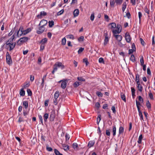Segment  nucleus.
Wrapping results in <instances>:
<instances>
[{"label":"nucleus","instance_id":"nucleus-1","mask_svg":"<svg viewBox=\"0 0 155 155\" xmlns=\"http://www.w3.org/2000/svg\"><path fill=\"white\" fill-rule=\"evenodd\" d=\"M15 32L8 39V41L6 43V47L8 46L7 48H8L9 51H11L15 48L16 45V42H13V41L15 40Z\"/></svg>","mask_w":155,"mask_h":155},{"label":"nucleus","instance_id":"nucleus-2","mask_svg":"<svg viewBox=\"0 0 155 155\" xmlns=\"http://www.w3.org/2000/svg\"><path fill=\"white\" fill-rule=\"evenodd\" d=\"M120 32V31H117V30H113V33L114 34V36L115 37L117 40L119 41H120L122 40V36L120 35H116V34H119Z\"/></svg>","mask_w":155,"mask_h":155},{"label":"nucleus","instance_id":"nucleus-3","mask_svg":"<svg viewBox=\"0 0 155 155\" xmlns=\"http://www.w3.org/2000/svg\"><path fill=\"white\" fill-rule=\"evenodd\" d=\"M28 40V38L27 37H24L21 38L17 42V45H21V44L27 41Z\"/></svg>","mask_w":155,"mask_h":155},{"label":"nucleus","instance_id":"nucleus-4","mask_svg":"<svg viewBox=\"0 0 155 155\" xmlns=\"http://www.w3.org/2000/svg\"><path fill=\"white\" fill-rule=\"evenodd\" d=\"M6 60L7 63L8 64L10 65L12 64V61L11 56L8 52H7L6 53Z\"/></svg>","mask_w":155,"mask_h":155},{"label":"nucleus","instance_id":"nucleus-5","mask_svg":"<svg viewBox=\"0 0 155 155\" xmlns=\"http://www.w3.org/2000/svg\"><path fill=\"white\" fill-rule=\"evenodd\" d=\"M61 82L62 83L61 84V87L62 89H64L66 87L67 84L68 82V80H61L59 81V83H60Z\"/></svg>","mask_w":155,"mask_h":155},{"label":"nucleus","instance_id":"nucleus-6","mask_svg":"<svg viewBox=\"0 0 155 155\" xmlns=\"http://www.w3.org/2000/svg\"><path fill=\"white\" fill-rule=\"evenodd\" d=\"M29 32V28H28L26 30H22L21 31V32L19 34V35L18 37H19L21 36L22 35H25L26 34L28 33Z\"/></svg>","mask_w":155,"mask_h":155},{"label":"nucleus","instance_id":"nucleus-7","mask_svg":"<svg viewBox=\"0 0 155 155\" xmlns=\"http://www.w3.org/2000/svg\"><path fill=\"white\" fill-rule=\"evenodd\" d=\"M47 23V20L44 19L42 20L40 22L39 24V26L44 27L45 26Z\"/></svg>","mask_w":155,"mask_h":155},{"label":"nucleus","instance_id":"nucleus-8","mask_svg":"<svg viewBox=\"0 0 155 155\" xmlns=\"http://www.w3.org/2000/svg\"><path fill=\"white\" fill-rule=\"evenodd\" d=\"M54 67L60 68L62 69H63L64 68V65L61 63L58 62H56L54 65Z\"/></svg>","mask_w":155,"mask_h":155},{"label":"nucleus","instance_id":"nucleus-9","mask_svg":"<svg viewBox=\"0 0 155 155\" xmlns=\"http://www.w3.org/2000/svg\"><path fill=\"white\" fill-rule=\"evenodd\" d=\"M125 38L126 41L128 43L130 42L131 40L129 34L127 32L126 33Z\"/></svg>","mask_w":155,"mask_h":155},{"label":"nucleus","instance_id":"nucleus-10","mask_svg":"<svg viewBox=\"0 0 155 155\" xmlns=\"http://www.w3.org/2000/svg\"><path fill=\"white\" fill-rule=\"evenodd\" d=\"M45 30L44 27L40 26L38 30L37 31V33L38 34H41Z\"/></svg>","mask_w":155,"mask_h":155},{"label":"nucleus","instance_id":"nucleus-11","mask_svg":"<svg viewBox=\"0 0 155 155\" xmlns=\"http://www.w3.org/2000/svg\"><path fill=\"white\" fill-rule=\"evenodd\" d=\"M109 25L110 26V28L112 30V32L113 30H115L114 29L116 27V24L114 22L110 23Z\"/></svg>","mask_w":155,"mask_h":155},{"label":"nucleus","instance_id":"nucleus-12","mask_svg":"<svg viewBox=\"0 0 155 155\" xmlns=\"http://www.w3.org/2000/svg\"><path fill=\"white\" fill-rule=\"evenodd\" d=\"M29 86V84L28 83H25L24 85V89L27 88V91L28 95H29V89L28 88Z\"/></svg>","mask_w":155,"mask_h":155},{"label":"nucleus","instance_id":"nucleus-13","mask_svg":"<svg viewBox=\"0 0 155 155\" xmlns=\"http://www.w3.org/2000/svg\"><path fill=\"white\" fill-rule=\"evenodd\" d=\"M54 117V111H52L50 116V119L51 121H53Z\"/></svg>","mask_w":155,"mask_h":155},{"label":"nucleus","instance_id":"nucleus-14","mask_svg":"<svg viewBox=\"0 0 155 155\" xmlns=\"http://www.w3.org/2000/svg\"><path fill=\"white\" fill-rule=\"evenodd\" d=\"M23 106L24 107L23 109H26L28 106V102L27 101H23Z\"/></svg>","mask_w":155,"mask_h":155},{"label":"nucleus","instance_id":"nucleus-15","mask_svg":"<svg viewBox=\"0 0 155 155\" xmlns=\"http://www.w3.org/2000/svg\"><path fill=\"white\" fill-rule=\"evenodd\" d=\"M47 15V13L44 11H42L40 13V15H37V17L38 18H41V16H45Z\"/></svg>","mask_w":155,"mask_h":155},{"label":"nucleus","instance_id":"nucleus-16","mask_svg":"<svg viewBox=\"0 0 155 155\" xmlns=\"http://www.w3.org/2000/svg\"><path fill=\"white\" fill-rule=\"evenodd\" d=\"M62 146L64 150L67 151L69 150V146L68 145L63 144L62 145Z\"/></svg>","mask_w":155,"mask_h":155},{"label":"nucleus","instance_id":"nucleus-17","mask_svg":"<svg viewBox=\"0 0 155 155\" xmlns=\"http://www.w3.org/2000/svg\"><path fill=\"white\" fill-rule=\"evenodd\" d=\"M137 88L139 91L141 92L142 91V87L140 84V82L137 81Z\"/></svg>","mask_w":155,"mask_h":155},{"label":"nucleus","instance_id":"nucleus-18","mask_svg":"<svg viewBox=\"0 0 155 155\" xmlns=\"http://www.w3.org/2000/svg\"><path fill=\"white\" fill-rule=\"evenodd\" d=\"M79 11L78 9H76L74 11V17L77 16L79 14Z\"/></svg>","mask_w":155,"mask_h":155},{"label":"nucleus","instance_id":"nucleus-19","mask_svg":"<svg viewBox=\"0 0 155 155\" xmlns=\"http://www.w3.org/2000/svg\"><path fill=\"white\" fill-rule=\"evenodd\" d=\"M95 143V142L93 140L90 141L88 143V147L89 148H91L92 147Z\"/></svg>","mask_w":155,"mask_h":155},{"label":"nucleus","instance_id":"nucleus-20","mask_svg":"<svg viewBox=\"0 0 155 155\" xmlns=\"http://www.w3.org/2000/svg\"><path fill=\"white\" fill-rule=\"evenodd\" d=\"M109 40L108 36L107 35V34H106V35L105 38L104 39V44L105 45H106L107 44Z\"/></svg>","mask_w":155,"mask_h":155},{"label":"nucleus","instance_id":"nucleus-21","mask_svg":"<svg viewBox=\"0 0 155 155\" xmlns=\"http://www.w3.org/2000/svg\"><path fill=\"white\" fill-rule=\"evenodd\" d=\"M59 95V91H56L54 95V98L55 99H57Z\"/></svg>","mask_w":155,"mask_h":155},{"label":"nucleus","instance_id":"nucleus-22","mask_svg":"<svg viewBox=\"0 0 155 155\" xmlns=\"http://www.w3.org/2000/svg\"><path fill=\"white\" fill-rule=\"evenodd\" d=\"M74 149L78 150V144L77 143H74L72 145Z\"/></svg>","mask_w":155,"mask_h":155},{"label":"nucleus","instance_id":"nucleus-23","mask_svg":"<svg viewBox=\"0 0 155 155\" xmlns=\"http://www.w3.org/2000/svg\"><path fill=\"white\" fill-rule=\"evenodd\" d=\"M48 114L47 113L45 114L44 116V120L45 122L47 121L48 118Z\"/></svg>","mask_w":155,"mask_h":155},{"label":"nucleus","instance_id":"nucleus-24","mask_svg":"<svg viewBox=\"0 0 155 155\" xmlns=\"http://www.w3.org/2000/svg\"><path fill=\"white\" fill-rule=\"evenodd\" d=\"M121 97L122 99L125 102L126 101V97L125 95L123 93H121L120 94Z\"/></svg>","mask_w":155,"mask_h":155},{"label":"nucleus","instance_id":"nucleus-25","mask_svg":"<svg viewBox=\"0 0 155 155\" xmlns=\"http://www.w3.org/2000/svg\"><path fill=\"white\" fill-rule=\"evenodd\" d=\"M81 84V83L78 82H75L73 84V86L75 87H76Z\"/></svg>","mask_w":155,"mask_h":155},{"label":"nucleus","instance_id":"nucleus-26","mask_svg":"<svg viewBox=\"0 0 155 155\" xmlns=\"http://www.w3.org/2000/svg\"><path fill=\"white\" fill-rule=\"evenodd\" d=\"M20 94L21 96H23L25 94V91L24 90V88H22L20 91Z\"/></svg>","mask_w":155,"mask_h":155},{"label":"nucleus","instance_id":"nucleus-27","mask_svg":"<svg viewBox=\"0 0 155 155\" xmlns=\"http://www.w3.org/2000/svg\"><path fill=\"white\" fill-rule=\"evenodd\" d=\"M124 131V128L122 127H120L119 129V134L123 133Z\"/></svg>","mask_w":155,"mask_h":155},{"label":"nucleus","instance_id":"nucleus-28","mask_svg":"<svg viewBox=\"0 0 155 155\" xmlns=\"http://www.w3.org/2000/svg\"><path fill=\"white\" fill-rule=\"evenodd\" d=\"M66 37L67 38L74 39V36L72 35H67Z\"/></svg>","mask_w":155,"mask_h":155},{"label":"nucleus","instance_id":"nucleus-29","mask_svg":"<svg viewBox=\"0 0 155 155\" xmlns=\"http://www.w3.org/2000/svg\"><path fill=\"white\" fill-rule=\"evenodd\" d=\"M22 30H23V28L22 26H21L18 31H17V37L19 35V34L21 32V31Z\"/></svg>","mask_w":155,"mask_h":155},{"label":"nucleus","instance_id":"nucleus-30","mask_svg":"<svg viewBox=\"0 0 155 155\" xmlns=\"http://www.w3.org/2000/svg\"><path fill=\"white\" fill-rule=\"evenodd\" d=\"M123 7H122V11L123 12H124L125 11V9L126 8L127 4L126 2H124L123 4Z\"/></svg>","mask_w":155,"mask_h":155},{"label":"nucleus","instance_id":"nucleus-31","mask_svg":"<svg viewBox=\"0 0 155 155\" xmlns=\"http://www.w3.org/2000/svg\"><path fill=\"white\" fill-rule=\"evenodd\" d=\"M143 138V136L142 135V134H141L139 136V138H138V140L137 141V142L139 143H141V140Z\"/></svg>","mask_w":155,"mask_h":155},{"label":"nucleus","instance_id":"nucleus-32","mask_svg":"<svg viewBox=\"0 0 155 155\" xmlns=\"http://www.w3.org/2000/svg\"><path fill=\"white\" fill-rule=\"evenodd\" d=\"M48 23L50 27H52L54 25V22L53 20L49 21Z\"/></svg>","mask_w":155,"mask_h":155},{"label":"nucleus","instance_id":"nucleus-33","mask_svg":"<svg viewBox=\"0 0 155 155\" xmlns=\"http://www.w3.org/2000/svg\"><path fill=\"white\" fill-rule=\"evenodd\" d=\"M101 115L100 114H99L98 116L97 120V124H99V122L101 120Z\"/></svg>","mask_w":155,"mask_h":155},{"label":"nucleus","instance_id":"nucleus-34","mask_svg":"<svg viewBox=\"0 0 155 155\" xmlns=\"http://www.w3.org/2000/svg\"><path fill=\"white\" fill-rule=\"evenodd\" d=\"M54 152L56 155H63L62 154L60 153L56 149H55Z\"/></svg>","mask_w":155,"mask_h":155},{"label":"nucleus","instance_id":"nucleus-35","mask_svg":"<svg viewBox=\"0 0 155 155\" xmlns=\"http://www.w3.org/2000/svg\"><path fill=\"white\" fill-rule=\"evenodd\" d=\"M130 60L133 62L135 61V58L133 54L131 55L130 57Z\"/></svg>","mask_w":155,"mask_h":155},{"label":"nucleus","instance_id":"nucleus-36","mask_svg":"<svg viewBox=\"0 0 155 155\" xmlns=\"http://www.w3.org/2000/svg\"><path fill=\"white\" fill-rule=\"evenodd\" d=\"M113 136H115L116 135V128L115 126H114L113 127Z\"/></svg>","mask_w":155,"mask_h":155},{"label":"nucleus","instance_id":"nucleus-37","mask_svg":"<svg viewBox=\"0 0 155 155\" xmlns=\"http://www.w3.org/2000/svg\"><path fill=\"white\" fill-rule=\"evenodd\" d=\"M115 1H114V0H110V5L111 7H114V6Z\"/></svg>","mask_w":155,"mask_h":155},{"label":"nucleus","instance_id":"nucleus-38","mask_svg":"<svg viewBox=\"0 0 155 155\" xmlns=\"http://www.w3.org/2000/svg\"><path fill=\"white\" fill-rule=\"evenodd\" d=\"M66 41L65 38H64L62 40L61 44L64 45H65L66 43Z\"/></svg>","mask_w":155,"mask_h":155},{"label":"nucleus","instance_id":"nucleus-39","mask_svg":"<svg viewBox=\"0 0 155 155\" xmlns=\"http://www.w3.org/2000/svg\"><path fill=\"white\" fill-rule=\"evenodd\" d=\"M123 2V0H115V2L116 4L121 5Z\"/></svg>","mask_w":155,"mask_h":155},{"label":"nucleus","instance_id":"nucleus-40","mask_svg":"<svg viewBox=\"0 0 155 155\" xmlns=\"http://www.w3.org/2000/svg\"><path fill=\"white\" fill-rule=\"evenodd\" d=\"M77 79L78 80L81 81H84L85 80V79L81 77H78Z\"/></svg>","mask_w":155,"mask_h":155},{"label":"nucleus","instance_id":"nucleus-41","mask_svg":"<svg viewBox=\"0 0 155 155\" xmlns=\"http://www.w3.org/2000/svg\"><path fill=\"white\" fill-rule=\"evenodd\" d=\"M94 18V14L93 13L91 15L90 17V19L91 21H93Z\"/></svg>","mask_w":155,"mask_h":155},{"label":"nucleus","instance_id":"nucleus-42","mask_svg":"<svg viewBox=\"0 0 155 155\" xmlns=\"http://www.w3.org/2000/svg\"><path fill=\"white\" fill-rule=\"evenodd\" d=\"M47 41V38H45L43 39L41 41V42L42 43V44H44L45 43H46Z\"/></svg>","mask_w":155,"mask_h":155},{"label":"nucleus","instance_id":"nucleus-43","mask_svg":"<svg viewBox=\"0 0 155 155\" xmlns=\"http://www.w3.org/2000/svg\"><path fill=\"white\" fill-rule=\"evenodd\" d=\"M99 62L101 63H104V61L103 58H100L98 60Z\"/></svg>","mask_w":155,"mask_h":155},{"label":"nucleus","instance_id":"nucleus-44","mask_svg":"<svg viewBox=\"0 0 155 155\" xmlns=\"http://www.w3.org/2000/svg\"><path fill=\"white\" fill-rule=\"evenodd\" d=\"M83 62L85 63L86 65V66H87L89 64V63L87 59V58H84L83 59Z\"/></svg>","mask_w":155,"mask_h":155},{"label":"nucleus","instance_id":"nucleus-45","mask_svg":"<svg viewBox=\"0 0 155 155\" xmlns=\"http://www.w3.org/2000/svg\"><path fill=\"white\" fill-rule=\"evenodd\" d=\"M26 109H23V115L25 116H26L28 114V112H27L26 110Z\"/></svg>","mask_w":155,"mask_h":155},{"label":"nucleus","instance_id":"nucleus-46","mask_svg":"<svg viewBox=\"0 0 155 155\" xmlns=\"http://www.w3.org/2000/svg\"><path fill=\"white\" fill-rule=\"evenodd\" d=\"M140 62L141 65H143L144 64V60L143 56H142L140 58Z\"/></svg>","mask_w":155,"mask_h":155},{"label":"nucleus","instance_id":"nucleus-47","mask_svg":"<svg viewBox=\"0 0 155 155\" xmlns=\"http://www.w3.org/2000/svg\"><path fill=\"white\" fill-rule=\"evenodd\" d=\"M84 38L83 36H81L78 39V41H84Z\"/></svg>","mask_w":155,"mask_h":155},{"label":"nucleus","instance_id":"nucleus-48","mask_svg":"<svg viewBox=\"0 0 155 155\" xmlns=\"http://www.w3.org/2000/svg\"><path fill=\"white\" fill-rule=\"evenodd\" d=\"M96 94L99 97H102L103 96V94L101 92L97 91L96 92Z\"/></svg>","mask_w":155,"mask_h":155},{"label":"nucleus","instance_id":"nucleus-49","mask_svg":"<svg viewBox=\"0 0 155 155\" xmlns=\"http://www.w3.org/2000/svg\"><path fill=\"white\" fill-rule=\"evenodd\" d=\"M149 96L150 99L152 100L153 99V96L151 92H150L149 94Z\"/></svg>","mask_w":155,"mask_h":155},{"label":"nucleus","instance_id":"nucleus-50","mask_svg":"<svg viewBox=\"0 0 155 155\" xmlns=\"http://www.w3.org/2000/svg\"><path fill=\"white\" fill-rule=\"evenodd\" d=\"M15 31V29H12L11 31L9 33L8 36H11L13 33Z\"/></svg>","mask_w":155,"mask_h":155},{"label":"nucleus","instance_id":"nucleus-51","mask_svg":"<svg viewBox=\"0 0 155 155\" xmlns=\"http://www.w3.org/2000/svg\"><path fill=\"white\" fill-rule=\"evenodd\" d=\"M84 48H80V49H79V50L78 51V53L80 54L84 50Z\"/></svg>","mask_w":155,"mask_h":155},{"label":"nucleus","instance_id":"nucleus-52","mask_svg":"<svg viewBox=\"0 0 155 155\" xmlns=\"http://www.w3.org/2000/svg\"><path fill=\"white\" fill-rule=\"evenodd\" d=\"M147 106V107L149 108H151V104L149 102V101H147L146 103Z\"/></svg>","mask_w":155,"mask_h":155},{"label":"nucleus","instance_id":"nucleus-53","mask_svg":"<svg viewBox=\"0 0 155 155\" xmlns=\"http://www.w3.org/2000/svg\"><path fill=\"white\" fill-rule=\"evenodd\" d=\"M64 12V10L63 9H62L59 12H58V13H57V15H61L62 14H63V13Z\"/></svg>","mask_w":155,"mask_h":155},{"label":"nucleus","instance_id":"nucleus-54","mask_svg":"<svg viewBox=\"0 0 155 155\" xmlns=\"http://www.w3.org/2000/svg\"><path fill=\"white\" fill-rule=\"evenodd\" d=\"M142 14L140 12H138V17L139 19V21L140 22V21L141 20V18L142 17Z\"/></svg>","mask_w":155,"mask_h":155},{"label":"nucleus","instance_id":"nucleus-55","mask_svg":"<svg viewBox=\"0 0 155 155\" xmlns=\"http://www.w3.org/2000/svg\"><path fill=\"white\" fill-rule=\"evenodd\" d=\"M139 75L138 74H137L136 77V80L137 82V81H139Z\"/></svg>","mask_w":155,"mask_h":155},{"label":"nucleus","instance_id":"nucleus-56","mask_svg":"<svg viewBox=\"0 0 155 155\" xmlns=\"http://www.w3.org/2000/svg\"><path fill=\"white\" fill-rule=\"evenodd\" d=\"M104 18L105 20L107 21H108L109 19V17L107 15H104Z\"/></svg>","mask_w":155,"mask_h":155},{"label":"nucleus","instance_id":"nucleus-57","mask_svg":"<svg viewBox=\"0 0 155 155\" xmlns=\"http://www.w3.org/2000/svg\"><path fill=\"white\" fill-rule=\"evenodd\" d=\"M45 45L43 44H41L40 46V50L42 51L44 48Z\"/></svg>","mask_w":155,"mask_h":155},{"label":"nucleus","instance_id":"nucleus-58","mask_svg":"<svg viewBox=\"0 0 155 155\" xmlns=\"http://www.w3.org/2000/svg\"><path fill=\"white\" fill-rule=\"evenodd\" d=\"M144 11L146 13L148 14H149L150 12L149 10L146 7L144 8Z\"/></svg>","mask_w":155,"mask_h":155},{"label":"nucleus","instance_id":"nucleus-59","mask_svg":"<svg viewBox=\"0 0 155 155\" xmlns=\"http://www.w3.org/2000/svg\"><path fill=\"white\" fill-rule=\"evenodd\" d=\"M111 110L113 111V113H116V110L115 107L114 106L111 107Z\"/></svg>","mask_w":155,"mask_h":155},{"label":"nucleus","instance_id":"nucleus-60","mask_svg":"<svg viewBox=\"0 0 155 155\" xmlns=\"http://www.w3.org/2000/svg\"><path fill=\"white\" fill-rule=\"evenodd\" d=\"M140 42H141V43L142 45H143V46H144V42L142 38H140Z\"/></svg>","mask_w":155,"mask_h":155},{"label":"nucleus","instance_id":"nucleus-61","mask_svg":"<svg viewBox=\"0 0 155 155\" xmlns=\"http://www.w3.org/2000/svg\"><path fill=\"white\" fill-rule=\"evenodd\" d=\"M120 25H117L116 27V28L115 30H117V31H121V30L120 29Z\"/></svg>","mask_w":155,"mask_h":155},{"label":"nucleus","instance_id":"nucleus-62","mask_svg":"<svg viewBox=\"0 0 155 155\" xmlns=\"http://www.w3.org/2000/svg\"><path fill=\"white\" fill-rule=\"evenodd\" d=\"M138 98H139V100L140 101V102H141V103L143 102V99L141 96H139Z\"/></svg>","mask_w":155,"mask_h":155},{"label":"nucleus","instance_id":"nucleus-63","mask_svg":"<svg viewBox=\"0 0 155 155\" xmlns=\"http://www.w3.org/2000/svg\"><path fill=\"white\" fill-rule=\"evenodd\" d=\"M147 72L148 74L150 75L151 74L150 69L149 68H147Z\"/></svg>","mask_w":155,"mask_h":155},{"label":"nucleus","instance_id":"nucleus-64","mask_svg":"<svg viewBox=\"0 0 155 155\" xmlns=\"http://www.w3.org/2000/svg\"><path fill=\"white\" fill-rule=\"evenodd\" d=\"M28 51H29V50H26L25 51H23V54L24 55H25L28 53Z\"/></svg>","mask_w":155,"mask_h":155}]
</instances>
